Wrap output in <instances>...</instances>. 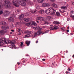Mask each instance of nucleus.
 Wrapping results in <instances>:
<instances>
[{"label":"nucleus","instance_id":"obj_24","mask_svg":"<svg viewBox=\"0 0 74 74\" xmlns=\"http://www.w3.org/2000/svg\"><path fill=\"white\" fill-rule=\"evenodd\" d=\"M7 23L5 21H1V25H5Z\"/></svg>","mask_w":74,"mask_h":74},{"label":"nucleus","instance_id":"obj_48","mask_svg":"<svg viewBox=\"0 0 74 74\" xmlns=\"http://www.w3.org/2000/svg\"><path fill=\"white\" fill-rule=\"evenodd\" d=\"M56 0H51V1L52 2H54Z\"/></svg>","mask_w":74,"mask_h":74},{"label":"nucleus","instance_id":"obj_36","mask_svg":"<svg viewBox=\"0 0 74 74\" xmlns=\"http://www.w3.org/2000/svg\"><path fill=\"white\" fill-rule=\"evenodd\" d=\"M3 13V11L2 10H1L0 11V15H1Z\"/></svg>","mask_w":74,"mask_h":74},{"label":"nucleus","instance_id":"obj_33","mask_svg":"<svg viewBox=\"0 0 74 74\" xmlns=\"http://www.w3.org/2000/svg\"><path fill=\"white\" fill-rule=\"evenodd\" d=\"M49 30H46L44 33L42 32V34H45V33H48L49 32Z\"/></svg>","mask_w":74,"mask_h":74},{"label":"nucleus","instance_id":"obj_17","mask_svg":"<svg viewBox=\"0 0 74 74\" xmlns=\"http://www.w3.org/2000/svg\"><path fill=\"white\" fill-rule=\"evenodd\" d=\"M52 6L53 7H54V8H58L59 5L55 3H53L52 4Z\"/></svg>","mask_w":74,"mask_h":74},{"label":"nucleus","instance_id":"obj_32","mask_svg":"<svg viewBox=\"0 0 74 74\" xmlns=\"http://www.w3.org/2000/svg\"><path fill=\"white\" fill-rule=\"evenodd\" d=\"M18 32L19 33H21V32H22V31L21 30V29H18Z\"/></svg>","mask_w":74,"mask_h":74},{"label":"nucleus","instance_id":"obj_61","mask_svg":"<svg viewBox=\"0 0 74 74\" xmlns=\"http://www.w3.org/2000/svg\"><path fill=\"white\" fill-rule=\"evenodd\" d=\"M18 35H19V36L21 35V33H19L18 34Z\"/></svg>","mask_w":74,"mask_h":74},{"label":"nucleus","instance_id":"obj_30","mask_svg":"<svg viewBox=\"0 0 74 74\" xmlns=\"http://www.w3.org/2000/svg\"><path fill=\"white\" fill-rule=\"evenodd\" d=\"M40 21H41V22H42V21H44V18H43V17L41 16H40Z\"/></svg>","mask_w":74,"mask_h":74},{"label":"nucleus","instance_id":"obj_15","mask_svg":"<svg viewBox=\"0 0 74 74\" xmlns=\"http://www.w3.org/2000/svg\"><path fill=\"white\" fill-rule=\"evenodd\" d=\"M24 18V15L23 14H21L20 16L18 17V18L20 20H22Z\"/></svg>","mask_w":74,"mask_h":74},{"label":"nucleus","instance_id":"obj_23","mask_svg":"<svg viewBox=\"0 0 74 74\" xmlns=\"http://www.w3.org/2000/svg\"><path fill=\"white\" fill-rule=\"evenodd\" d=\"M60 29H61L62 32H64L66 30L65 27H62L60 28Z\"/></svg>","mask_w":74,"mask_h":74},{"label":"nucleus","instance_id":"obj_11","mask_svg":"<svg viewBox=\"0 0 74 74\" xmlns=\"http://www.w3.org/2000/svg\"><path fill=\"white\" fill-rule=\"evenodd\" d=\"M49 4L48 3H42V7H49Z\"/></svg>","mask_w":74,"mask_h":74},{"label":"nucleus","instance_id":"obj_45","mask_svg":"<svg viewBox=\"0 0 74 74\" xmlns=\"http://www.w3.org/2000/svg\"><path fill=\"white\" fill-rule=\"evenodd\" d=\"M70 21V18H67V21Z\"/></svg>","mask_w":74,"mask_h":74},{"label":"nucleus","instance_id":"obj_3","mask_svg":"<svg viewBox=\"0 0 74 74\" xmlns=\"http://www.w3.org/2000/svg\"><path fill=\"white\" fill-rule=\"evenodd\" d=\"M21 1H19L18 3V4L21 5L22 6H25L26 5V0H21Z\"/></svg>","mask_w":74,"mask_h":74},{"label":"nucleus","instance_id":"obj_62","mask_svg":"<svg viewBox=\"0 0 74 74\" xmlns=\"http://www.w3.org/2000/svg\"><path fill=\"white\" fill-rule=\"evenodd\" d=\"M10 34H12V32H10Z\"/></svg>","mask_w":74,"mask_h":74},{"label":"nucleus","instance_id":"obj_22","mask_svg":"<svg viewBox=\"0 0 74 74\" xmlns=\"http://www.w3.org/2000/svg\"><path fill=\"white\" fill-rule=\"evenodd\" d=\"M29 20H30V18H25L24 19V21H25V22H29Z\"/></svg>","mask_w":74,"mask_h":74},{"label":"nucleus","instance_id":"obj_42","mask_svg":"<svg viewBox=\"0 0 74 74\" xmlns=\"http://www.w3.org/2000/svg\"><path fill=\"white\" fill-rule=\"evenodd\" d=\"M55 64L54 63H53L52 64V66L53 67L54 66H55Z\"/></svg>","mask_w":74,"mask_h":74},{"label":"nucleus","instance_id":"obj_18","mask_svg":"<svg viewBox=\"0 0 74 74\" xmlns=\"http://www.w3.org/2000/svg\"><path fill=\"white\" fill-rule=\"evenodd\" d=\"M61 23L60 22L58 21H55L53 22V24L55 25H59Z\"/></svg>","mask_w":74,"mask_h":74},{"label":"nucleus","instance_id":"obj_21","mask_svg":"<svg viewBox=\"0 0 74 74\" xmlns=\"http://www.w3.org/2000/svg\"><path fill=\"white\" fill-rule=\"evenodd\" d=\"M61 8L62 10H66L67 9V8L66 6H62L61 7Z\"/></svg>","mask_w":74,"mask_h":74},{"label":"nucleus","instance_id":"obj_4","mask_svg":"<svg viewBox=\"0 0 74 74\" xmlns=\"http://www.w3.org/2000/svg\"><path fill=\"white\" fill-rule=\"evenodd\" d=\"M26 25L27 26H36L37 25V24L36 23V22H34V21H31V22L27 23L26 24Z\"/></svg>","mask_w":74,"mask_h":74},{"label":"nucleus","instance_id":"obj_34","mask_svg":"<svg viewBox=\"0 0 74 74\" xmlns=\"http://www.w3.org/2000/svg\"><path fill=\"white\" fill-rule=\"evenodd\" d=\"M11 16H12V18H15V15L14 14H12Z\"/></svg>","mask_w":74,"mask_h":74},{"label":"nucleus","instance_id":"obj_51","mask_svg":"<svg viewBox=\"0 0 74 74\" xmlns=\"http://www.w3.org/2000/svg\"><path fill=\"white\" fill-rule=\"evenodd\" d=\"M67 70L68 71H71V69L70 68H68Z\"/></svg>","mask_w":74,"mask_h":74},{"label":"nucleus","instance_id":"obj_40","mask_svg":"<svg viewBox=\"0 0 74 74\" xmlns=\"http://www.w3.org/2000/svg\"><path fill=\"white\" fill-rule=\"evenodd\" d=\"M65 73L66 74H67L68 73L70 74V72H69V71H66V72H65Z\"/></svg>","mask_w":74,"mask_h":74},{"label":"nucleus","instance_id":"obj_1","mask_svg":"<svg viewBox=\"0 0 74 74\" xmlns=\"http://www.w3.org/2000/svg\"><path fill=\"white\" fill-rule=\"evenodd\" d=\"M5 42L6 44H14V41L13 40H7L4 38L1 39L0 40V47H2L4 45V43Z\"/></svg>","mask_w":74,"mask_h":74},{"label":"nucleus","instance_id":"obj_54","mask_svg":"<svg viewBox=\"0 0 74 74\" xmlns=\"http://www.w3.org/2000/svg\"><path fill=\"white\" fill-rule=\"evenodd\" d=\"M1 5H3V4H0V9L1 8Z\"/></svg>","mask_w":74,"mask_h":74},{"label":"nucleus","instance_id":"obj_8","mask_svg":"<svg viewBox=\"0 0 74 74\" xmlns=\"http://www.w3.org/2000/svg\"><path fill=\"white\" fill-rule=\"evenodd\" d=\"M51 12H52V10H51V9H50V8L47 9L45 11V13H46L47 14V15L50 14Z\"/></svg>","mask_w":74,"mask_h":74},{"label":"nucleus","instance_id":"obj_41","mask_svg":"<svg viewBox=\"0 0 74 74\" xmlns=\"http://www.w3.org/2000/svg\"><path fill=\"white\" fill-rule=\"evenodd\" d=\"M25 16H29V14L28 13H26L25 14Z\"/></svg>","mask_w":74,"mask_h":74},{"label":"nucleus","instance_id":"obj_55","mask_svg":"<svg viewBox=\"0 0 74 74\" xmlns=\"http://www.w3.org/2000/svg\"><path fill=\"white\" fill-rule=\"evenodd\" d=\"M66 32H67V33H69V30H66Z\"/></svg>","mask_w":74,"mask_h":74},{"label":"nucleus","instance_id":"obj_20","mask_svg":"<svg viewBox=\"0 0 74 74\" xmlns=\"http://www.w3.org/2000/svg\"><path fill=\"white\" fill-rule=\"evenodd\" d=\"M39 12L40 14H42L45 12V11L44 10H41L39 11Z\"/></svg>","mask_w":74,"mask_h":74},{"label":"nucleus","instance_id":"obj_63","mask_svg":"<svg viewBox=\"0 0 74 74\" xmlns=\"http://www.w3.org/2000/svg\"><path fill=\"white\" fill-rule=\"evenodd\" d=\"M70 34H71V35H73V33H71Z\"/></svg>","mask_w":74,"mask_h":74},{"label":"nucleus","instance_id":"obj_2","mask_svg":"<svg viewBox=\"0 0 74 74\" xmlns=\"http://www.w3.org/2000/svg\"><path fill=\"white\" fill-rule=\"evenodd\" d=\"M4 5L5 8H11V4H10V2L8 0H5L4 2Z\"/></svg>","mask_w":74,"mask_h":74},{"label":"nucleus","instance_id":"obj_28","mask_svg":"<svg viewBox=\"0 0 74 74\" xmlns=\"http://www.w3.org/2000/svg\"><path fill=\"white\" fill-rule=\"evenodd\" d=\"M34 29H36L37 30V29H40V27L38 26H37L36 27H33Z\"/></svg>","mask_w":74,"mask_h":74},{"label":"nucleus","instance_id":"obj_12","mask_svg":"<svg viewBox=\"0 0 74 74\" xmlns=\"http://www.w3.org/2000/svg\"><path fill=\"white\" fill-rule=\"evenodd\" d=\"M1 29L4 30H7L10 28V27L7 26H3L1 27Z\"/></svg>","mask_w":74,"mask_h":74},{"label":"nucleus","instance_id":"obj_13","mask_svg":"<svg viewBox=\"0 0 74 74\" xmlns=\"http://www.w3.org/2000/svg\"><path fill=\"white\" fill-rule=\"evenodd\" d=\"M7 33V31H4V30H1L0 31V35L2 36L4 34Z\"/></svg>","mask_w":74,"mask_h":74},{"label":"nucleus","instance_id":"obj_25","mask_svg":"<svg viewBox=\"0 0 74 74\" xmlns=\"http://www.w3.org/2000/svg\"><path fill=\"white\" fill-rule=\"evenodd\" d=\"M60 15V14L59 12H57L55 14V16H59Z\"/></svg>","mask_w":74,"mask_h":74},{"label":"nucleus","instance_id":"obj_14","mask_svg":"<svg viewBox=\"0 0 74 74\" xmlns=\"http://www.w3.org/2000/svg\"><path fill=\"white\" fill-rule=\"evenodd\" d=\"M52 10L53 11V12L51 13V15L52 16H54L55 15V13L56 12V10L52 8H51Z\"/></svg>","mask_w":74,"mask_h":74},{"label":"nucleus","instance_id":"obj_39","mask_svg":"<svg viewBox=\"0 0 74 74\" xmlns=\"http://www.w3.org/2000/svg\"><path fill=\"white\" fill-rule=\"evenodd\" d=\"M3 3V0H0V4H2Z\"/></svg>","mask_w":74,"mask_h":74},{"label":"nucleus","instance_id":"obj_50","mask_svg":"<svg viewBox=\"0 0 74 74\" xmlns=\"http://www.w3.org/2000/svg\"><path fill=\"white\" fill-rule=\"evenodd\" d=\"M36 22L37 23H39V21L38 20H36Z\"/></svg>","mask_w":74,"mask_h":74},{"label":"nucleus","instance_id":"obj_10","mask_svg":"<svg viewBox=\"0 0 74 74\" xmlns=\"http://www.w3.org/2000/svg\"><path fill=\"white\" fill-rule=\"evenodd\" d=\"M52 19V17L51 16H48L46 17V21L48 22L50 21H51Z\"/></svg>","mask_w":74,"mask_h":74},{"label":"nucleus","instance_id":"obj_37","mask_svg":"<svg viewBox=\"0 0 74 74\" xmlns=\"http://www.w3.org/2000/svg\"><path fill=\"white\" fill-rule=\"evenodd\" d=\"M74 13V11L73 12V11H72L70 12V14H71V15H72V14H73Z\"/></svg>","mask_w":74,"mask_h":74},{"label":"nucleus","instance_id":"obj_57","mask_svg":"<svg viewBox=\"0 0 74 74\" xmlns=\"http://www.w3.org/2000/svg\"><path fill=\"white\" fill-rule=\"evenodd\" d=\"M15 31L13 29H12L11 30V32H14Z\"/></svg>","mask_w":74,"mask_h":74},{"label":"nucleus","instance_id":"obj_43","mask_svg":"<svg viewBox=\"0 0 74 74\" xmlns=\"http://www.w3.org/2000/svg\"><path fill=\"white\" fill-rule=\"evenodd\" d=\"M21 11L20 10H17V12H20Z\"/></svg>","mask_w":74,"mask_h":74},{"label":"nucleus","instance_id":"obj_7","mask_svg":"<svg viewBox=\"0 0 74 74\" xmlns=\"http://www.w3.org/2000/svg\"><path fill=\"white\" fill-rule=\"evenodd\" d=\"M12 3L14 4V6L15 7H18L17 5V3H19L18 0H12Z\"/></svg>","mask_w":74,"mask_h":74},{"label":"nucleus","instance_id":"obj_6","mask_svg":"<svg viewBox=\"0 0 74 74\" xmlns=\"http://www.w3.org/2000/svg\"><path fill=\"white\" fill-rule=\"evenodd\" d=\"M9 14H10V12L8 10H5L3 13V15L5 16H7Z\"/></svg>","mask_w":74,"mask_h":74},{"label":"nucleus","instance_id":"obj_31","mask_svg":"<svg viewBox=\"0 0 74 74\" xmlns=\"http://www.w3.org/2000/svg\"><path fill=\"white\" fill-rule=\"evenodd\" d=\"M40 18H41L40 16H38V17L36 18V20H39V21H40Z\"/></svg>","mask_w":74,"mask_h":74},{"label":"nucleus","instance_id":"obj_60","mask_svg":"<svg viewBox=\"0 0 74 74\" xmlns=\"http://www.w3.org/2000/svg\"><path fill=\"white\" fill-rule=\"evenodd\" d=\"M15 45L14 44L12 45V47H15Z\"/></svg>","mask_w":74,"mask_h":74},{"label":"nucleus","instance_id":"obj_46","mask_svg":"<svg viewBox=\"0 0 74 74\" xmlns=\"http://www.w3.org/2000/svg\"><path fill=\"white\" fill-rule=\"evenodd\" d=\"M59 11H60V12L61 13H62V10L60 9L59 10Z\"/></svg>","mask_w":74,"mask_h":74},{"label":"nucleus","instance_id":"obj_44","mask_svg":"<svg viewBox=\"0 0 74 74\" xmlns=\"http://www.w3.org/2000/svg\"><path fill=\"white\" fill-rule=\"evenodd\" d=\"M22 62L23 63H26V61H25V60H23L22 61Z\"/></svg>","mask_w":74,"mask_h":74},{"label":"nucleus","instance_id":"obj_27","mask_svg":"<svg viewBox=\"0 0 74 74\" xmlns=\"http://www.w3.org/2000/svg\"><path fill=\"white\" fill-rule=\"evenodd\" d=\"M25 33L26 34H30L32 33V31H27L25 32Z\"/></svg>","mask_w":74,"mask_h":74},{"label":"nucleus","instance_id":"obj_53","mask_svg":"<svg viewBox=\"0 0 74 74\" xmlns=\"http://www.w3.org/2000/svg\"><path fill=\"white\" fill-rule=\"evenodd\" d=\"M26 56H29V55L28 54H26Z\"/></svg>","mask_w":74,"mask_h":74},{"label":"nucleus","instance_id":"obj_52","mask_svg":"<svg viewBox=\"0 0 74 74\" xmlns=\"http://www.w3.org/2000/svg\"><path fill=\"white\" fill-rule=\"evenodd\" d=\"M36 12V11H33L32 13H35Z\"/></svg>","mask_w":74,"mask_h":74},{"label":"nucleus","instance_id":"obj_35","mask_svg":"<svg viewBox=\"0 0 74 74\" xmlns=\"http://www.w3.org/2000/svg\"><path fill=\"white\" fill-rule=\"evenodd\" d=\"M70 16L71 18H72V19H73V20H74V15H71Z\"/></svg>","mask_w":74,"mask_h":74},{"label":"nucleus","instance_id":"obj_58","mask_svg":"<svg viewBox=\"0 0 74 74\" xmlns=\"http://www.w3.org/2000/svg\"><path fill=\"white\" fill-rule=\"evenodd\" d=\"M72 57L74 59V55H73L72 56Z\"/></svg>","mask_w":74,"mask_h":74},{"label":"nucleus","instance_id":"obj_16","mask_svg":"<svg viewBox=\"0 0 74 74\" xmlns=\"http://www.w3.org/2000/svg\"><path fill=\"white\" fill-rule=\"evenodd\" d=\"M9 22H13L14 21V19L13 17H10L8 19Z\"/></svg>","mask_w":74,"mask_h":74},{"label":"nucleus","instance_id":"obj_47","mask_svg":"<svg viewBox=\"0 0 74 74\" xmlns=\"http://www.w3.org/2000/svg\"><path fill=\"white\" fill-rule=\"evenodd\" d=\"M10 27H11L12 28H13L14 27V26H13V25H12L10 26Z\"/></svg>","mask_w":74,"mask_h":74},{"label":"nucleus","instance_id":"obj_38","mask_svg":"<svg viewBox=\"0 0 74 74\" xmlns=\"http://www.w3.org/2000/svg\"><path fill=\"white\" fill-rule=\"evenodd\" d=\"M23 45V42H21L20 46L21 48L22 47V45Z\"/></svg>","mask_w":74,"mask_h":74},{"label":"nucleus","instance_id":"obj_64","mask_svg":"<svg viewBox=\"0 0 74 74\" xmlns=\"http://www.w3.org/2000/svg\"><path fill=\"white\" fill-rule=\"evenodd\" d=\"M67 29H70V28L69 27H67Z\"/></svg>","mask_w":74,"mask_h":74},{"label":"nucleus","instance_id":"obj_56","mask_svg":"<svg viewBox=\"0 0 74 74\" xmlns=\"http://www.w3.org/2000/svg\"><path fill=\"white\" fill-rule=\"evenodd\" d=\"M42 60L43 61H45V59H42Z\"/></svg>","mask_w":74,"mask_h":74},{"label":"nucleus","instance_id":"obj_5","mask_svg":"<svg viewBox=\"0 0 74 74\" xmlns=\"http://www.w3.org/2000/svg\"><path fill=\"white\" fill-rule=\"evenodd\" d=\"M42 32H41V30L38 31L37 32H36L34 34V37H36L38 36H39L40 34H42Z\"/></svg>","mask_w":74,"mask_h":74},{"label":"nucleus","instance_id":"obj_59","mask_svg":"<svg viewBox=\"0 0 74 74\" xmlns=\"http://www.w3.org/2000/svg\"><path fill=\"white\" fill-rule=\"evenodd\" d=\"M36 43L37 44L38 43V41H36Z\"/></svg>","mask_w":74,"mask_h":74},{"label":"nucleus","instance_id":"obj_19","mask_svg":"<svg viewBox=\"0 0 74 74\" xmlns=\"http://www.w3.org/2000/svg\"><path fill=\"white\" fill-rule=\"evenodd\" d=\"M30 43V41L26 40L25 42V44L27 45V46H29Z\"/></svg>","mask_w":74,"mask_h":74},{"label":"nucleus","instance_id":"obj_26","mask_svg":"<svg viewBox=\"0 0 74 74\" xmlns=\"http://www.w3.org/2000/svg\"><path fill=\"white\" fill-rule=\"evenodd\" d=\"M29 37H31V35L30 34H28L25 35L24 37V38H28Z\"/></svg>","mask_w":74,"mask_h":74},{"label":"nucleus","instance_id":"obj_29","mask_svg":"<svg viewBox=\"0 0 74 74\" xmlns=\"http://www.w3.org/2000/svg\"><path fill=\"white\" fill-rule=\"evenodd\" d=\"M44 0H37L38 2L39 3H42V2L44 1Z\"/></svg>","mask_w":74,"mask_h":74},{"label":"nucleus","instance_id":"obj_49","mask_svg":"<svg viewBox=\"0 0 74 74\" xmlns=\"http://www.w3.org/2000/svg\"><path fill=\"white\" fill-rule=\"evenodd\" d=\"M17 64H18V65H19V64H21V62H17Z\"/></svg>","mask_w":74,"mask_h":74},{"label":"nucleus","instance_id":"obj_9","mask_svg":"<svg viewBox=\"0 0 74 74\" xmlns=\"http://www.w3.org/2000/svg\"><path fill=\"white\" fill-rule=\"evenodd\" d=\"M58 26H56L54 27H53V26H51L50 27V30H57V29H58Z\"/></svg>","mask_w":74,"mask_h":74}]
</instances>
